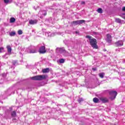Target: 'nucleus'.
I'll use <instances>...</instances> for the list:
<instances>
[{"instance_id":"nucleus-1","label":"nucleus","mask_w":125,"mask_h":125,"mask_svg":"<svg viewBox=\"0 0 125 125\" xmlns=\"http://www.w3.org/2000/svg\"><path fill=\"white\" fill-rule=\"evenodd\" d=\"M86 39H88L90 42V45L93 47V48H95L97 49L98 46H97V41L94 38H92V37L87 35L85 37Z\"/></svg>"},{"instance_id":"nucleus-2","label":"nucleus","mask_w":125,"mask_h":125,"mask_svg":"<svg viewBox=\"0 0 125 125\" xmlns=\"http://www.w3.org/2000/svg\"><path fill=\"white\" fill-rule=\"evenodd\" d=\"M25 51L27 53H38V48L35 46L31 45L26 49Z\"/></svg>"},{"instance_id":"nucleus-3","label":"nucleus","mask_w":125,"mask_h":125,"mask_svg":"<svg viewBox=\"0 0 125 125\" xmlns=\"http://www.w3.org/2000/svg\"><path fill=\"white\" fill-rule=\"evenodd\" d=\"M46 77L45 75H37L31 77V80L33 81H42V80H45Z\"/></svg>"},{"instance_id":"nucleus-4","label":"nucleus","mask_w":125,"mask_h":125,"mask_svg":"<svg viewBox=\"0 0 125 125\" xmlns=\"http://www.w3.org/2000/svg\"><path fill=\"white\" fill-rule=\"evenodd\" d=\"M109 93L110 96L109 98L110 99H111V100H114V99H116V97L118 95V93L116 91L111 90L109 91Z\"/></svg>"},{"instance_id":"nucleus-5","label":"nucleus","mask_w":125,"mask_h":125,"mask_svg":"<svg viewBox=\"0 0 125 125\" xmlns=\"http://www.w3.org/2000/svg\"><path fill=\"white\" fill-rule=\"evenodd\" d=\"M38 52H39L40 54H44L46 52V49H45V46L43 45L40 46L38 50Z\"/></svg>"},{"instance_id":"nucleus-6","label":"nucleus","mask_w":125,"mask_h":125,"mask_svg":"<svg viewBox=\"0 0 125 125\" xmlns=\"http://www.w3.org/2000/svg\"><path fill=\"white\" fill-rule=\"evenodd\" d=\"M84 22H85V21L83 20H77L73 21L72 24L74 26H77V25H82V24L84 23Z\"/></svg>"},{"instance_id":"nucleus-7","label":"nucleus","mask_w":125,"mask_h":125,"mask_svg":"<svg viewBox=\"0 0 125 125\" xmlns=\"http://www.w3.org/2000/svg\"><path fill=\"white\" fill-rule=\"evenodd\" d=\"M105 40L106 42L109 44V45H111V44H112V36H111V34H106V38Z\"/></svg>"},{"instance_id":"nucleus-8","label":"nucleus","mask_w":125,"mask_h":125,"mask_svg":"<svg viewBox=\"0 0 125 125\" xmlns=\"http://www.w3.org/2000/svg\"><path fill=\"white\" fill-rule=\"evenodd\" d=\"M56 50L57 53H65V52H66V50H65V48L64 47H62V48L57 47L56 49Z\"/></svg>"},{"instance_id":"nucleus-9","label":"nucleus","mask_w":125,"mask_h":125,"mask_svg":"<svg viewBox=\"0 0 125 125\" xmlns=\"http://www.w3.org/2000/svg\"><path fill=\"white\" fill-rule=\"evenodd\" d=\"M114 44H115V46H116L117 47H119L120 46H123V45H124V41L122 40H119L115 42Z\"/></svg>"},{"instance_id":"nucleus-10","label":"nucleus","mask_w":125,"mask_h":125,"mask_svg":"<svg viewBox=\"0 0 125 125\" xmlns=\"http://www.w3.org/2000/svg\"><path fill=\"white\" fill-rule=\"evenodd\" d=\"M100 100L103 102V103H107L109 101L107 98H100Z\"/></svg>"},{"instance_id":"nucleus-11","label":"nucleus","mask_w":125,"mask_h":125,"mask_svg":"<svg viewBox=\"0 0 125 125\" xmlns=\"http://www.w3.org/2000/svg\"><path fill=\"white\" fill-rule=\"evenodd\" d=\"M37 23H38V21H37V20L29 21V24L30 25H35V24H37Z\"/></svg>"},{"instance_id":"nucleus-12","label":"nucleus","mask_w":125,"mask_h":125,"mask_svg":"<svg viewBox=\"0 0 125 125\" xmlns=\"http://www.w3.org/2000/svg\"><path fill=\"white\" fill-rule=\"evenodd\" d=\"M7 49L8 53H9V54H11V51L12 50V49L11 48V46H10V45L7 46Z\"/></svg>"},{"instance_id":"nucleus-13","label":"nucleus","mask_w":125,"mask_h":125,"mask_svg":"<svg viewBox=\"0 0 125 125\" xmlns=\"http://www.w3.org/2000/svg\"><path fill=\"white\" fill-rule=\"evenodd\" d=\"M39 13H40V14H42V15H43L44 16H45V15H46L47 14L46 10H43L42 11H40Z\"/></svg>"},{"instance_id":"nucleus-14","label":"nucleus","mask_w":125,"mask_h":125,"mask_svg":"<svg viewBox=\"0 0 125 125\" xmlns=\"http://www.w3.org/2000/svg\"><path fill=\"white\" fill-rule=\"evenodd\" d=\"M42 73H49V68H47L42 70Z\"/></svg>"},{"instance_id":"nucleus-15","label":"nucleus","mask_w":125,"mask_h":125,"mask_svg":"<svg viewBox=\"0 0 125 125\" xmlns=\"http://www.w3.org/2000/svg\"><path fill=\"white\" fill-rule=\"evenodd\" d=\"M57 62L60 64H62L65 62V60H64L63 59H61L60 60L57 61Z\"/></svg>"},{"instance_id":"nucleus-16","label":"nucleus","mask_w":125,"mask_h":125,"mask_svg":"<svg viewBox=\"0 0 125 125\" xmlns=\"http://www.w3.org/2000/svg\"><path fill=\"white\" fill-rule=\"evenodd\" d=\"M15 21H16V19H15V18H14L13 17L11 18L10 19V23H14V22H15Z\"/></svg>"},{"instance_id":"nucleus-17","label":"nucleus","mask_w":125,"mask_h":125,"mask_svg":"<svg viewBox=\"0 0 125 125\" xmlns=\"http://www.w3.org/2000/svg\"><path fill=\"white\" fill-rule=\"evenodd\" d=\"M93 101L94 103H98L99 102V99L97 98H94L93 99Z\"/></svg>"},{"instance_id":"nucleus-18","label":"nucleus","mask_w":125,"mask_h":125,"mask_svg":"<svg viewBox=\"0 0 125 125\" xmlns=\"http://www.w3.org/2000/svg\"><path fill=\"white\" fill-rule=\"evenodd\" d=\"M4 3L7 4V3H11L12 0H4Z\"/></svg>"},{"instance_id":"nucleus-19","label":"nucleus","mask_w":125,"mask_h":125,"mask_svg":"<svg viewBox=\"0 0 125 125\" xmlns=\"http://www.w3.org/2000/svg\"><path fill=\"white\" fill-rule=\"evenodd\" d=\"M115 22H116V23H119V24H121V23H122V20H121V19L119 18H116L115 19Z\"/></svg>"},{"instance_id":"nucleus-20","label":"nucleus","mask_w":125,"mask_h":125,"mask_svg":"<svg viewBox=\"0 0 125 125\" xmlns=\"http://www.w3.org/2000/svg\"><path fill=\"white\" fill-rule=\"evenodd\" d=\"M99 76L100 78L103 79V78H104V76H105V73H99Z\"/></svg>"},{"instance_id":"nucleus-21","label":"nucleus","mask_w":125,"mask_h":125,"mask_svg":"<svg viewBox=\"0 0 125 125\" xmlns=\"http://www.w3.org/2000/svg\"><path fill=\"white\" fill-rule=\"evenodd\" d=\"M97 12H98V13H103V10L102 9V8H99L97 10Z\"/></svg>"},{"instance_id":"nucleus-22","label":"nucleus","mask_w":125,"mask_h":125,"mask_svg":"<svg viewBox=\"0 0 125 125\" xmlns=\"http://www.w3.org/2000/svg\"><path fill=\"white\" fill-rule=\"evenodd\" d=\"M12 64L14 66H17V65H18V62L17 61H13Z\"/></svg>"},{"instance_id":"nucleus-23","label":"nucleus","mask_w":125,"mask_h":125,"mask_svg":"<svg viewBox=\"0 0 125 125\" xmlns=\"http://www.w3.org/2000/svg\"><path fill=\"white\" fill-rule=\"evenodd\" d=\"M15 35H16V33H15V32L14 31H13L10 33V36H11V37H14Z\"/></svg>"},{"instance_id":"nucleus-24","label":"nucleus","mask_w":125,"mask_h":125,"mask_svg":"<svg viewBox=\"0 0 125 125\" xmlns=\"http://www.w3.org/2000/svg\"><path fill=\"white\" fill-rule=\"evenodd\" d=\"M11 116L12 117H16V111H13V112H12Z\"/></svg>"},{"instance_id":"nucleus-25","label":"nucleus","mask_w":125,"mask_h":125,"mask_svg":"<svg viewBox=\"0 0 125 125\" xmlns=\"http://www.w3.org/2000/svg\"><path fill=\"white\" fill-rule=\"evenodd\" d=\"M83 98H80L78 100V102H79V103H81L83 102Z\"/></svg>"},{"instance_id":"nucleus-26","label":"nucleus","mask_w":125,"mask_h":125,"mask_svg":"<svg viewBox=\"0 0 125 125\" xmlns=\"http://www.w3.org/2000/svg\"><path fill=\"white\" fill-rule=\"evenodd\" d=\"M18 35H22V34H23V31H22L21 30H19L18 31Z\"/></svg>"},{"instance_id":"nucleus-27","label":"nucleus","mask_w":125,"mask_h":125,"mask_svg":"<svg viewBox=\"0 0 125 125\" xmlns=\"http://www.w3.org/2000/svg\"><path fill=\"white\" fill-rule=\"evenodd\" d=\"M121 16L122 18H123V19H125V14L124 13V14H122L121 15Z\"/></svg>"},{"instance_id":"nucleus-28","label":"nucleus","mask_w":125,"mask_h":125,"mask_svg":"<svg viewBox=\"0 0 125 125\" xmlns=\"http://www.w3.org/2000/svg\"><path fill=\"white\" fill-rule=\"evenodd\" d=\"M93 35H99V33L96 32H93Z\"/></svg>"},{"instance_id":"nucleus-29","label":"nucleus","mask_w":125,"mask_h":125,"mask_svg":"<svg viewBox=\"0 0 125 125\" xmlns=\"http://www.w3.org/2000/svg\"><path fill=\"white\" fill-rule=\"evenodd\" d=\"M2 109L5 111V112L6 113V107H2Z\"/></svg>"},{"instance_id":"nucleus-30","label":"nucleus","mask_w":125,"mask_h":125,"mask_svg":"<svg viewBox=\"0 0 125 125\" xmlns=\"http://www.w3.org/2000/svg\"><path fill=\"white\" fill-rule=\"evenodd\" d=\"M2 50H3V48L2 47H0V53L1 52H2Z\"/></svg>"},{"instance_id":"nucleus-31","label":"nucleus","mask_w":125,"mask_h":125,"mask_svg":"<svg viewBox=\"0 0 125 125\" xmlns=\"http://www.w3.org/2000/svg\"><path fill=\"white\" fill-rule=\"evenodd\" d=\"M81 4L83 5V4H85V2L83 1H82L81 2Z\"/></svg>"},{"instance_id":"nucleus-32","label":"nucleus","mask_w":125,"mask_h":125,"mask_svg":"<svg viewBox=\"0 0 125 125\" xmlns=\"http://www.w3.org/2000/svg\"><path fill=\"white\" fill-rule=\"evenodd\" d=\"M92 70H93V71H96L97 68L95 67H93V68H92Z\"/></svg>"},{"instance_id":"nucleus-33","label":"nucleus","mask_w":125,"mask_h":125,"mask_svg":"<svg viewBox=\"0 0 125 125\" xmlns=\"http://www.w3.org/2000/svg\"><path fill=\"white\" fill-rule=\"evenodd\" d=\"M122 11L125 12V6H124V7H123L122 8Z\"/></svg>"},{"instance_id":"nucleus-34","label":"nucleus","mask_w":125,"mask_h":125,"mask_svg":"<svg viewBox=\"0 0 125 125\" xmlns=\"http://www.w3.org/2000/svg\"><path fill=\"white\" fill-rule=\"evenodd\" d=\"M2 77H6V74H5V73H4L2 75Z\"/></svg>"},{"instance_id":"nucleus-35","label":"nucleus","mask_w":125,"mask_h":125,"mask_svg":"<svg viewBox=\"0 0 125 125\" xmlns=\"http://www.w3.org/2000/svg\"><path fill=\"white\" fill-rule=\"evenodd\" d=\"M104 51H107V50H106V49H104Z\"/></svg>"},{"instance_id":"nucleus-36","label":"nucleus","mask_w":125,"mask_h":125,"mask_svg":"<svg viewBox=\"0 0 125 125\" xmlns=\"http://www.w3.org/2000/svg\"><path fill=\"white\" fill-rule=\"evenodd\" d=\"M76 34H79V32L76 31Z\"/></svg>"},{"instance_id":"nucleus-37","label":"nucleus","mask_w":125,"mask_h":125,"mask_svg":"<svg viewBox=\"0 0 125 125\" xmlns=\"http://www.w3.org/2000/svg\"><path fill=\"white\" fill-rule=\"evenodd\" d=\"M20 54H22V53H21V52H20Z\"/></svg>"},{"instance_id":"nucleus-38","label":"nucleus","mask_w":125,"mask_h":125,"mask_svg":"<svg viewBox=\"0 0 125 125\" xmlns=\"http://www.w3.org/2000/svg\"><path fill=\"white\" fill-rule=\"evenodd\" d=\"M41 45V44H39V45H38V46H40Z\"/></svg>"},{"instance_id":"nucleus-39","label":"nucleus","mask_w":125,"mask_h":125,"mask_svg":"<svg viewBox=\"0 0 125 125\" xmlns=\"http://www.w3.org/2000/svg\"><path fill=\"white\" fill-rule=\"evenodd\" d=\"M7 111H8V109H7Z\"/></svg>"},{"instance_id":"nucleus-40","label":"nucleus","mask_w":125,"mask_h":125,"mask_svg":"<svg viewBox=\"0 0 125 125\" xmlns=\"http://www.w3.org/2000/svg\"><path fill=\"white\" fill-rule=\"evenodd\" d=\"M13 94H14V92L13 93Z\"/></svg>"}]
</instances>
